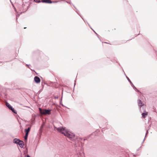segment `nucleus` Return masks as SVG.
Segmentation results:
<instances>
[{
	"mask_svg": "<svg viewBox=\"0 0 157 157\" xmlns=\"http://www.w3.org/2000/svg\"><path fill=\"white\" fill-rule=\"evenodd\" d=\"M56 128L58 132L61 133L65 136L71 139H73L75 136V135L73 133L68 131L67 130L65 129V128L61 127L58 128Z\"/></svg>",
	"mask_w": 157,
	"mask_h": 157,
	"instance_id": "obj_1",
	"label": "nucleus"
},
{
	"mask_svg": "<svg viewBox=\"0 0 157 157\" xmlns=\"http://www.w3.org/2000/svg\"><path fill=\"white\" fill-rule=\"evenodd\" d=\"M40 113L41 114L46 115L50 114H51V110L47 109H42L40 108H39Z\"/></svg>",
	"mask_w": 157,
	"mask_h": 157,
	"instance_id": "obj_2",
	"label": "nucleus"
},
{
	"mask_svg": "<svg viewBox=\"0 0 157 157\" xmlns=\"http://www.w3.org/2000/svg\"><path fill=\"white\" fill-rule=\"evenodd\" d=\"M34 80L35 82L36 83H39L40 82V80L38 76H35L34 78Z\"/></svg>",
	"mask_w": 157,
	"mask_h": 157,
	"instance_id": "obj_3",
	"label": "nucleus"
},
{
	"mask_svg": "<svg viewBox=\"0 0 157 157\" xmlns=\"http://www.w3.org/2000/svg\"><path fill=\"white\" fill-rule=\"evenodd\" d=\"M42 2L44 3H51L52 2H52L51 0H41Z\"/></svg>",
	"mask_w": 157,
	"mask_h": 157,
	"instance_id": "obj_4",
	"label": "nucleus"
},
{
	"mask_svg": "<svg viewBox=\"0 0 157 157\" xmlns=\"http://www.w3.org/2000/svg\"><path fill=\"white\" fill-rule=\"evenodd\" d=\"M18 144L20 147L22 148L24 146V143L23 141L21 140H20L19 141H18Z\"/></svg>",
	"mask_w": 157,
	"mask_h": 157,
	"instance_id": "obj_5",
	"label": "nucleus"
},
{
	"mask_svg": "<svg viewBox=\"0 0 157 157\" xmlns=\"http://www.w3.org/2000/svg\"><path fill=\"white\" fill-rule=\"evenodd\" d=\"M148 114V112L146 111H144V112L142 114V117L144 118H145L146 117V116H147Z\"/></svg>",
	"mask_w": 157,
	"mask_h": 157,
	"instance_id": "obj_6",
	"label": "nucleus"
},
{
	"mask_svg": "<svg viewBox=\"0 0 157 157\" xmlns=\"http://www.w3.org/2000/svg\"><path fill=\"white\" fill-rule=\"evenodd\" d=\"M138 103L139 106H140V107L144 105V103H142L141 100H138Z\"/></svg>",
	"mask_w": 157,
	"mask_h": 157,
	"instance_id": "obj_7",
	"label": "nucleus"
},
{
	"mask_svg": "<svg viewBox=\"0 0 157 157\" xmlns=\"http://www.w3.org/2000/svg\"><path fill=\"white\" fill-rule=\"evenodd\" d=\"M30 128H31L30 127H29L27 129L25 130V132L26 134H29V132L30 130Z\"/></svg>",
	"mask_w": 157,
	"mask_h": 157,
	"instance_id": "obj_8",
	"label": "nucleus"
},
{
	"mask_svg": "<svg viewBox=\"0 0 157 157\" xmlns=\"http://www.w3.org/2000/svg\"><path fill=\"white\" fill-rule=\"evenodd\" d=\"M6 105L9 109L12 108V106L10 105L9 103L7 102H6Z\"/></svg>",
	"mask_w": 157,
	"mask_h": 157,
	"instance_id": "obj_9",
	"label": "nucleus"
},
{
	"mask_svg": "<svg viewBox=\"0 0 157 157\" xmlns=\"http://www.w3.org/2000/svg\"><path fill=\"white\" fill-rule=\"evenodd\" d=\"M20 141L19 140L17 139H15L13 140L14 143H16L17 144H18V141Z\"/></svg>",
	"mask_w": 157,
	"mask_h": 157,
	"instance_id": "obj_10",
	"label": "nucleus"
},
{
	"mask_svg": "<svg viewBox=\"0 0 157 157\" xmlns=\"http://www.w3.org/2000/svg\"><path fill=\"white\" fill-rule=\"evenodd\" d=\"M10 109L11 110L13 113H16L15 112V111L14 110V109L12 107V108H10Z\"/></svg>",
	"mask_w": 157,
	"mask_h": 157,
	"instance_id": "obj_11",
	"label": "nucleus"
},
{
	"mask_svg": "<svg viewBox=\"0 0 157 157\" xmlns=\"http://www.w3.org/2000/svg\"><path fill=\"white\" fill-rule=\"evenodd\" d=\"M10 109L11 110L13 113H16L15 112V111L14 110V109L12 107V108H10Z\"/></svg>",
	"mask_w": 157,
	"mask_h": 157,
	"instance_id": "obj_12",
	"label": "nucleus"
},
{
	"mask_svg": "<svg viewBox=\"0 0 157 157\" xmlns=\"http://www.w3.org/2000/svg\"><path fill=\"white\" fill-rule=\"evenodd\" d=\"M28 134H26V133L25 136V140H26L27 139V137H28Z\"/></svg>",
	"mask_w": 157,
	"mask_h": 157,
	"instance_id": "obj_13",
	"label": "nucleus"
},
{
	"mask_svg": "<svg viewBox=\"0 0 157 157\" xmlns=\"http://www.w3.org/2000/svg\"><path fill=\"white\" fill-rule=\"evenodd\" d=\"M35 2H40V0H34Z\"/></svg>",
	"mask_w": 157,
	"mask_h": 157,
	"instance_id": "obj_14",
	"label": "nucleus"
},
{
	"mask_svg": "<svg viewBox=\"0 0 157 157\" xmlns=\"http://www.w3.org/2000/svg\"><path fill=\"white\" fill-rule=\"evenodd\" d=\"M27 157H30L29 155H28L27 156Z\"/></svg>",
	"mask_w": 157,
	"mask_h": 157,
	"instance_id": "obj_15",
	"label": "nucleus"
},
{
	"mask_svg": "<svg viewBox=\"0 0 157 157\" xmlns=\"http://www.w3.org/2000/svg\"><path fill=\"white\" fill-rule=\"evenodd\" d=\"M26 27H25V28H24V29H26Z\"/></svg>",
	"mask_w": 157,
	"mask_h": 157,
	"instance_id": "obj_16",
	"label": "nucleus"
},
{
	"mask_svg": "<svg viewBox=\"0 0 157 157\" xmlns=\"http://www.w3.org/2000/svg\"><path fill=\"white\" fill-rule=\"evenodd\" d=\"M141 146H140V147H141Z\"/></svg>",
	"mask_w": 157,
	"mask_h": 157,
	"instance_id": "obj_17",
	"label": "nucleus"
}]
</instances>
